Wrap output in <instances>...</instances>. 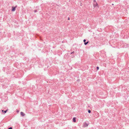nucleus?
I'll return each instance as SVG.
<instances>
[{
  "mask_svg": "<svg viewBox=\"0 0 129 129\" xmlns=\"http://www.w3.org/2000/svg\"><path fill=\"white\" fill-rule=\"evenodd\" d=\"M8 129H12V127H9Z\"/></svg>",
  "mask_w": 129,
  "mask_h": 129,
  "instance_id": "f8f14e48",
  "label": "nucleus"
},
{
  "mask_svg": "<svg viewBox=\"0 0 129 129\" xmlns=\"http://www.w3.org/2000/svg\"><path fill=\"white\" fill-rule=\"evenodd\" d=\"M17 7V6H16L15 7H12L11 11H13V12L15 10L16 8Z\"/></svg>",
  "mask_w": 129,
  "mask_h": 129,
  "instance_id": "f03ea898",
  "label": "nucleus"
},
{
  "mask_svg": "<svg viewBox=\"0 0 129 129\" xmlns=\"http://www.w3.org/2000/svg\"><path fill=\"white\" fill-rule=\"evenodd\" d=\"M17 113H18V112H19V111H18V110H17Z\"/></svg>",
  "mask_w": 129,
  "mask_h": 129,
  "instance_id": "dca6fc26",
  "label": "nucleus"
},
{
  "mask_svg": "<svg viewBox=\"0 0 129 129\" xmlns=\"http://www.w3.org/2000/svg\"><path fill=\"white\" fill-rule=\"evenodd\" d=\"M7 111H8L7 109L6 110H2V111L3 112V113H6V112H7Z\"/></svg>",
  "mask_w": 129,
  "mask_h": 129,
  "instance_id": "423d86ee",
  "label": "nucleus"
},
{
  "mask_svg": "<svg viewBox=\"0 0 129 129\" xmlns=\"http://www.w3.org/2000/svg\"><path fill=\"white\" fill-rule=\"evenodd\" d=\"M68 20H70V18H69V17H68Z\"/></svg>",
  "mask_w": 129,
  "mask_h": 129,
  "instance_id": "4468645a",
  "label": "nucleus"
},
{
  "mask_svg": "<svg viewBox=\"0 0 129 129\" xmlns=\"http://www.w3.org/2000/svg\"><path fill=\"white\" fill-rule=\"evenodd\" d=\"M99 67L98 66L96 67V70H97V71H98L99 70Z\"/></svg>",
  "mask_w": 129,
  "mask_h": 129,
  "instance_id": "9d476101",
  "label": "nucleus"
},
{
  "mask_svg": "<svg viewBox=\"0 0 129 129\" xmlns=\"http://www.w3.org/2000/svg\"><path fill=\"white\" fill-rule=\"evenodd\" d=\"M73 121L74 122H75L76 121V118L74 117L73 118Z\"/></svg>",
  "mask_w": 129,
  "mask_h": 129,
  "instance_id": "0eeeda50",
  "label": "nucleus"
},
{
  "mask_svg": "<svg viewBox=\"0 0 129 129\" xmlns=\"http://www.w3.org/2000/svg\"><path fill=\"white\" fill-rule=\"evenodd\" d=\"M89 124V123H88L84 122L83 124V126L84 127H87L88 125Z\"/></svg>",
  "mask_w": 129,
  "mask_h": 129,
  "instance_id": "f257e3e1",
  "label": "nucleus"
},
{
  "mask_svg": "<svg viewBox=\"0 0 129 129\" xmlns=\"http://www.w3.org/2000/svg\"><path fill=\"white\" fill-rule=\"evenodd\" d=\"M86 39H84L83 40V42L84 43V44L85 45H87V44H88V43L89 42V41H87L86 42Z\"/></svg>",
  "mask_w": 129,
  "mask_h": 129,
  "instance_id": "7ed1b4c3",
  "label": "nucleus"
},
{
  "mask_svg": "<svg viewBox=\"0 0 129 129\" xmlns=\"http://www.w3.org/2000/svg\"><path fill=\"white\" fill-rule=\"evenodd\" d=\"M20 114L22 116H24L25 115V114L22 112H21Z\"/></svg>",
  "mask_w": 129,
  "mask_h": 129,
  "instance_id": "39448f33",
  "label": "nucleus"
},
{
  "mask_svg": "<svg viewBox=\"0 0 129 129\" xmlns=\"http://www.w3.org/2000/svg\"><path fill=\"white\" fill-rule=\"evenodd\" d=\"M74 53H75V52H74V51H73V52H71V54H74Z\"/></svg>",
  "mask_w": 129,
  "mask_h": 129,
  "instance_id": "9b49d317",
  "label": "nucleus"
},
{
  "mask_svg": "<svg viewBox=\"0 0 129 129\" xmlns=\"http://www.w3.org/2000/svg\"><path fill=\"white\" fill-rule=\"evenodd\" d=\"M80 80L79 79H78V80H77V81H80Z\"/></svg>",
  "mask_w": 129,
  "mask_h": 129,
  "instance_id": "2eb2a0df",
  "label": "nucleus"
},
{
  "mask_svg": "<svg viewBox=\"0 0 129 129\" xmlns=\"http://www.w3.org/2000/svg\"><path fill=\"white\" fill-rule=\"evenodd\" d=\"M88 113H91V111L90 110H88Z\"/></svg>",
  "mask_w": 129,
  "mask_h": 129,
  "instance_id": "6e6552de",
  "label": "nucleus"
},
{
  "mask_svg": "<svg viewBox=\"0 0 129 129\" xmlns=\"http://www.w3.org/2000/svg\"><path fill=\"white\" fill-rule=\"evenodd\" d=\"M114 5L113 4H112V5Z\"/></svg>",
  "mask_w": 129,
  "mask_h": 129,
  "instance_id": "f3484780",
  "label": "nucleus"
},
{
  "mask_svg": "<svg viewBox=\"0 0 129 129\" xmlns=\"http://www.w3.org/2000/svg\"><path fill=\"white\" fill-rule=\"evenodd\" d=\"M38 11V10L37 9L36 10H34V12L35 13H36V12H37Z\"/></svg>",
  "mask_w": 129,
  "mask_h": 129,
  "instance_id": "1a4fd4ad",
  "label": "nucleus"
},
{
  "mask_svg": "<svg viewBox=\"0 0 129 129\" xmlns=\"http://www.w3.org/2000/svg\"><path fill=\"white\" fill-rule=\"evenodd\" d=\"M93 2L94 3H96V2L95 0H94Z\"/></svg>",
  "mask_w": 129,
  "mask_h": 129,
  "instance_id": "ddd939ff",
  "label": "nucleus"
},
{
  "mask_svg": "<svg viewBox=\"0 0 129 129\" xmlns=\"http://www.w3.org/2000/svg\"><path fill=\"white\" fill-rule=\"evenodd\" d=\"M93 5L94 8H95L96 6H98V3L97 2H96L95 3L93 4Z\"/></svg>",
  "mask_w": 129,
  "mask_h": 129,
  "instance_id": "20e7f679",
  "label": "nucleus"
}]
</instances>
